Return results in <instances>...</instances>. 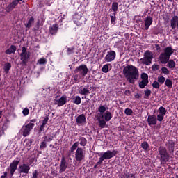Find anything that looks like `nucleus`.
Returning a JSON list of instances; mask_svg holds the SVG:
<instances>
[{
  "label": "nucleus",
  "mask_w": 178,
  "mask_h": 178,
  "mask_svg": "<svg viewBox=\"0 0 178 178\" xmlns=\"http://www.w3.org/2000/svg\"><path fill=\"white\" fill-rule=\"evenodd\" d=\"M67 102V97L66 95H63L60 98H56L54 99V104L57 105V106H64Z\"/></svg>",
  "instance_id": "nucleus-11"
},
{
  "label": "nucleus",
  "mask_w": 178,
  "mask_h": 178,
  "mask_svg": "<svg viewBox=\"0 0 178 178\" xmlns=\"http://www.w3.org/2000/svg\"><path fill=\"white\" fill-rule=\"evenodd\" d=\"M88 68L86 65H81L76 67L74 70V73L76 74L72 76V83H76L80 82L88 74Z\"/></svg>",
  "instance_id": "nucleus-3"
},
{
  "label": "nucleus",
  "mask_w": 178,
  "mask_h": 178,
  "mask_svg": "<svg viewBox=\"0 0 178 178\" xmlns=\"http://www.w3.org/2000/svg\"><path fill=\"white\" fill-rule=\"evenodd\" d=\"M159 154L161 156L160 162L161 165H166L167 162H169V159H170L169 156V153H168V150H166V147H160L158 149Z\"/></svg>",
  "instance_id": "nucleus-5"
},
{
  "label": "nucleus",
  "mask_w": 178,
  "mask_h": 178,
  "mask_svg": "<svg viewBox=\"0 0 178 178\" xmlns=\"http://www.w3.org/2000/svg\"><path fill=\"white\" fill-rule=\"evenodd\" d=\"M3 134H4V131H3V129H1V130H0V138H1L2 136H3Z\"/></svg>",
  "instance_id": "nucleus-63"
},
{
  "label": "nucleus",
  "mask_w": 178,
  "mask_h": 178,
  "mask_svg": "<svg viewBox=\"0 0 178 178\" xmlns=\"http://www.w3.org/2000/svg\"><path fill=\"white\" fill-rule=\"evenodd\" d=\"M167 148L170 152H173L175 151V142L170 140L167 143Z\"/></svg>",
  "instance_id": "nucleus-23"
},
{
  "label": "nucleus",
  "mask_w": 178,
  "mask_h": 178,
  "mask_svg": "<svg viewBox=\"0 0 178 178\" xmlns=\"http://www.w3.org/2000/svg\"><path fill=\"white\" fill-rule=\"evenodd\" d=\"M141 79L143 81H149V76L147 73H142L141 74Z\"/></svg>",
  "instance_id": "nucleus-41"
},
{
  "label": "nucleus",
  "mask_w": 178,
  "mask_h": 178,
  "mask_svg": "<svg viewBox=\"0 0 178 178\" xmlns=\"http://www.w3.org/2000/svg\"><path fill=\"white\" fill-rule=\"evenodd\" d=\"M12 65L11 63H6L4 65V71L6 72V74L9 72V70H10Z\"/></svg>",
  "instance_id": "nucleus-35"
},
{
  "label": "nucleus",
  "mask_w": 178,
  "mask_h": 178,
  "mask_svg": "<svg viewBox=\"0 0 178 178\" xmlns=\"http://www.w3.org/2000/svg\"><path fill=\"white\" fill-rule=\"evenodd\" d=\"M173 53H175V49L171 47H167L163 49V51L159 56V61L162 64L168 63V67L170 69H173L176 67V63H175L173 60H170V56Z\"/></svg>",
  "instance_id": "nucleus-1"
},
{
  "label": "nucleus",
  "mask_w": 178,
  "mask_h": 178,
  "mask_svg": "<svg viewBox=\"0 0 178 178\" xmlns=\"http://www.w3.org/2000/svg\"><path fill=\"white\" fill-rule=\"evenodd\" d=\"M141 147L143 148V149H144V151H149V145L147 142H143L141 144Z\"/></svg>",
  "instance_id": "nucleus-34"
},
{
  "label": "nucleus",
  "mask_w": 178,
  "mask_h": 178,
  "mask_svg": "<svg viewBox=\"0 0 178 178\" xmlns=\"http://www.w3.org/2000/svg\"><path fill=\"white\" fill-rule=\"evenodd\" d=\"M7 177H8V172H4L3 174L1 176L0 178H7Z\"/></svg>",
  "instance_id": "nucleus-57"
},
{
  "label": "nucleus",
  "mask_w": 178,
  "mask_h": 178,
  "mask_svg": "<svg viewBox=\"0 0 178 178\" xmlns=\"http://www.w3.org/2000/svg\"><path fill=\"white\" fill-rule=\"evenodd\" d=\"M48 120H49V118L48 117L44 118L43 121H42V124H44V125L47 124Z\"/></svg>",
  "instance_id": "nucleus-56"
},
{
  "label": "nucleus",
  "mask_w": 178,
  "mask_h": 178,
  "mask_svg": "<svg viewBox=\"0 0 178 178\" xmlns=\"http://www.w3.org/2000/svg\"><path fill=\"white\" fill-rule=\"evenodd\" d=\"M35 124L33 123H29L28 124L23 126L21 129V133H22V136L24 137H27V136H29Z\"/></svg>",
  "instance_id": "nucleus-8"
},
{
  "label": "nucleus",
  "mask_w": 178,
  "mask_h": 178,
  "mask_svg": "<svg viewBox=\"0 0 178 178\" xmlns=\"http://www.w3.org/2000/svg\"><path fill=\"white\" fill-rule=\"evenodd\" d=\"M86 157V153L82 147H78L75 152V159L77 162H81Z\"/></svg>",
  "instance_id": "nucleus-9"
},
{
  "label": "nucleus",
  "mask_w": 178,
  "mask_h": 178,
  "mask_svg": "<svg viewBox=\"0 0 178 178\" xmlns=\"http://www.w3.org/2000/svg\"><path fill=\"white\" fill-rule=\"evenodd\" d=\"M116 58V52L115 51H111L107 52L105 56V60L108 63L113 61Z\"/></svg>",
  "instance_id": "nucleus-14"
},
{
  "label": "nucleus",
  "mask_w": 178,
  "mask_h": 178,
  "mask_svg": "<svg viewBox=\"0 0 178 178\" xmlns=\"http://www.w3.org/2000/svg\"><path fill=\"white\" fill-rule=\"evenodd\" d=\"M163 119H165V115H162V114H159L157 115V121L158 122H162V120H163Z\"/></svg>",
  "instance_id": "nucleus-50"
},
{
  "label": "nucleus",
  "mask_w": 178,
  "mask_h": 178,
  "mask_svg": "<svg viewBox=\"0 0 178 178\" xmlns=\"http://www.w3.org/2000/svg\"><path fill=\"white\" fill-rule=\"evenodd\" d=\"M35 19L33 17H30L27 24H25L26 28L30 29L32 26V24L34 23Z\"/></svg>",
  "instance_id": "nucleus-32"
},
{
  "label": "nucleus",
  "mask_w": 178,
  "mask_h": 178,
  "mask_svg": "<svg viewBox=\"0 0 178 178\" xmlns=\"http://www.w3.org/2000/svg\"><path fill=\"white\" fill-rule=\"evenodd\" d=\"M37 63L39 65H45L47 63V58H41L38 60Z\"/></svg>",
  "instance_id": "nucleus-40"
},
{
  "label": "nucleus",
  "mask_w": 178,
  "mask_h": 178,
  "mask_svg": "<svg viewBox=\"0 0 178 178\" xmlns=\"http://www.w3.org/2000/svg\"><path fill=\"white\" fill-rule=\"evenodd\" d=\"M118 154H119L118 150H107L106 152H101L99 155L100 157L98 160V164H102L105 159H112V158L116 156Z\"/></svg>",
  "instance_id": "nucleus-4"
},
{
  "label": "nucleus",
  "mask_w": 178,
  "mask_h": 178,
  "mask_svg": "<svg viewBox=\"0 0 178 178\" xmlns=\"http://www.w3.org/2000/svg\"><path fill=\"white\" fill-rule=\"evenodd\" d=\"M152 17H151V16H147L145 19V30H148L149 29V26H151V24H152Z\"/></svg>",
  "instance_id": "nucleus-21"
},
{
  "label": "nucleus",
  "mask_w": 178,
  "mask_h": 178,
  "mask_svg": "<svg viewBox=\"0 0 178 178\" xmlns=\"http://www.w3.org/2000/svg\"><path fill=\"white\" fill-rule=\"evenodd\" d=\"M33 141L34 140L33 139H25V140L24 141V144L25 147H31Z\"/></svg>",
  "instance_id": "nucleus-31"
},
{
  "label": "nucleus",
  "mask_w": 178,
  "mask_h": 178,
  "mask_svg": "<svg viewBox=\"0 0 178 178\" xmlns=\"http://www.w3.org/2000/svg\"><path fill=\"white\" fill-rule=\"evenodd\" d=\"M19 164V161L14 160L9 165V168H7V170L10 172V177H13L18 168Z\"/></svg>",
  "instance_id": "nucleus-10"
},
{
  "label": "nucleus",
  "mask_w": 178,
  "mask_h": 178,
  "mask_svg": "<svg viewBox=\"0 0 178 178\" xmlns=\"http://www.w3.org/2000/svg\"><path fill=\"white\" fill-rule=\"evenodd\" d=\"M79 142H75L72 146L70 147V152H74V151H76V149H77L78 147H79Z\"/></svg>",
  "instance_id": "nucleus-36"
},
{
  "label": "nucleus",
  "mask_w": 178,
  "mask_h": 178,
  "mask_svg": "<svg viewBox=\"0 0 178 178\" xmlns=\"http://www.w3.org/2000/svg\"><path fill=\"white\" fill-rule=\"evenodd\" d=\"M54 140V136L51 135H47L44 136V140L45 143H51V141H53Z\"/></svg>",
  "instance_id": "nucleus-29"
},
{
  "label": "nucleus",
  "mask_w": 178,
  "mask_h": 178,
  "mask_svg": "<svg viewBox=\"0 0 178 178\" xmlns=\"http://www.w3.org/2000/svg\"><path fill=\"white\" fill-rule=\"evenodd\" d=\"M16 47L14 45H11L9 49L5 51L6 54L10 55L11 54H14L16 51Z\"/></svg>",
  "instance_id": "nucleus-24"
},
{
  "label": "nucleus",
  "mask_w": 178,
  "mask_h": 178,
  "mask_svg": "<svg viewBox=\"0 0 178 178\" xmlns=\"http://www.w3.org/2000/svg\"><path fill=\"white\" fill-rule=\"evenodd\" d=\"M83 14L81 13H76L73 16V22L77 26H81L83 20L82 19Z\"/></svg>",
  "instance_id": "nucleus-12"
},
{
  "label": "nucleus",
  "mask_w": 178,
  "mask_h": 178,
  "mask_svg": "<svg viewBox=\"0 0 178 178\" xmlns=\"http://www.w3.org/2000/svg\"><path fill=\"white\" fill-rule=\"evenodd\" d=\"M19 2H18L17 0H14L6 8V11L8 13L12 11L19 4Z\"/></svg>",
  "instance_id": "nucleus-19"
},
{
  "label": "nucleus",
  "mask_w": 178,
  "mask_h": 178,
  "mask_svg": "<svg viewBox=\"0 0 178 178\" xmlns=\"http://www.w3.org/2000/svg\"><path fill=\"white\" fill-rule=\"evenodd\" d=\"M74 47H72V48H67V55H70L72 54H74Z\"/></svg>",
  "instance_id": "nucleus-49"
},
{
  "label": "nucleus",
  "mask_w": 178,
  "mask_h": 178,
  "mask_svg": "<svg viewBox=\"0 0 178 178\" xmlns=\"http://www.w3.org/2000/svg\"><path fill=\"white\" fill-rule=\"evenodd\" d=\"M133 113V110L131 108H126L124 111V113L125 115H127V116H131V115H132Z\"/></svg>",
  "instance_id": "nucleus-42"
},
{
  "label": "nucleus",
  "mask_w": 178,
  "mask_h": 178,
  "mask_svg": "<svg viewBox=\"0 0 178 178\" xmlns=\"http://www.w3.org/2000/svg\"><path fill=\"white\" fill-rule=\"evenodd\" d=\"M113 116H112V113L109 111H106L104 113V120L106 122H110V120H111Z\"/></svg>",
  "instance_id": "nucleus-27"
},
{
  "label": "nucleus",
  "mask_w": 178,
  "mask_h": 178,
  "mask_svg": "<svg viewBox=\"0 0 178 178\" xmlns=\"http://www.w3.org/2000/svg\"><path fill=\"white\" fill-rule=\"evenodd\" d=\"M72 99H73V103H74L76 105L80 104L82 102V99L81 98L80 96H76Z\"/></svg>",
  "instance_id": "nucleus-30"
},
{
  "label": "nucleus",
  "mask_w": 178,
  "mask_h": 178,
  "mask_svg": "<svg viewBox=\"0 0 178 178\" xmlns=\"http://www.w3.org/2000/svg\"><path fill=\"white\" fill-rule=\"evenodd\" d=\"M123 74L130 83H134L140 76L138 69L132 65H129L123 68Z\"/></svg>",
  "instance_id": "nucleus-2"
},
{
  "label": "nucleus",
  "mask_w": 178,
  "mask_h": 178,
  "mask_svg": "<svg viewBox=\"0 0 178 178\" xmlns=\"http://www.w3.org/2000/svg\"><path fill=\"white\" fill-rule=\"evenodd\" d=\"M109 66H111V64L104 65L102 68V71L104 73L108 72H109Z\"/></svg>",
  "instance_id": "nucleus-39"
},
{
  "label": "nucleus",
  "mask_w": 178,
  "mask_h": 178,
  "mask_svg": "<svg viewBox=\"0 0 178 178\" xmlns=\"http://www.w3.org/2000/svg\"><path fill=\"white\" fill-rule=\"evenodd\" d=\"M97 120L99 123V127H101V129H104V127L106 126V121L104 120V115H102V117H98Z\"/></svg>",
  "instance_id": "nucleus-22"
},
{
  "label": "nucleus",
  "mask_w": 178,
  "mask_h": 178,
  "mask_svg": "<svg viewBox=\"0 0 178 178\" xmlns=\"http://www.w3.org/2000/svg\"><path fill=\"white\" fill-rule=\"evenodd\" d=\"M79 144L81 147H86L87 145L88 140L86 138L84 137H80L79 138Z\"/></svg>",
  "instance_id": "nucleus-28"
},
{
  "label": "nucleus",
  "mask_w": 178,
  "mask_h": 178,
  "mask_svg": "<svg viewBox=\"0 0 178 178\" xmlns=\"http://www.w3.org/2000/svg\"><path fill=\"white\" fill-rule=\"evenodd\" d=\"M151 95V90L149 89H147L145 90V97L144 98L147 99Z\"/></svg>",
  "instance_id": "nucleus-46"
},
{
  "label": "nucleus",
  "mask_w": 178,
  "mask_h": 178,
  "mask_svg": "<svg viewBox=\"0 0 178 178\" xmlns=\"http://www.w3.org/2000/svg\"><path fill=\"white\" fill-rule=\"evenodd\" d=\"M154 59V54L149 50L146 51L144 53V57L140 59V61L147 65L152 64V60Z\"/></svg>",
  "instance_id": "nucleus-6"
},
{
  "label": "nucleus",
  "mask_w": 178,
  "mask_h": 178,
  "mask_svg": "<svg viewBox=\"0 0 178 178\" xmlns=\"http://www.w3.org/2000/svg\"><path fill=\"white\" fill-rule=\"evenodd\" d=\"M124 94L127 96H129L131 95V91L129 90H125Z\"/></svg>",
  "instance_id": "nucleus-59"
},
{
  "label": "nucleus",
  "mask_w": 178,
  "mask_h": 178,
  "mask_svg": "<svg viewBox=\"0 0 178 178\" xmlns=\"http://www.w3.org/2000/svg\"><path fill=\"white\" fill-rule=\"evenodd\" d=\"M134 97H135V98H136V99H140V98H141L142 95H141L140 94L137 93V94H136V95H134Z\"/></svg>",
  "instance_id": "nucleus-58"
},
{
  "label": "nucleus",
  "mask_w": 178,
  "mask_h": 178,
  "mask_svg": "<svg viewBox=\"0 0 178 178\" xmlns=\"http://www.w3.org/2000/svg\"><path fill=\"white\" fill-rule=\"evenodd\" d=\"M106 111V108L104 106H101L98 108V111L100 112V113H104Z\"/></svg>",
  "instance_id": "nucleus-44"
},
{
  "label": "nucleus",
  "mask_w": 178,
  "mask_h": 178,
  "mask_svg": "<svg viewBox=\"0 0 178 178\" xmlns=\"http://www.w3.org/2000/svg\"><path fill=\"white\" fill-rule=\"evenodd\" d=\"M45 126H46V125H44V124H42L40 125V129H39V132H38L39 134H42V131H44Z\"/></svg>",
  "instance_id": "nucleus-53"
},
{
  "label": "nucleus",
  "mask_w": 178,
  "mask_h": 178,
  "mask_svg": "<svg viewBox=\"0 0 178 178\" xmlns=\"http://www.w3.org/2000/svg\"><path fill=\"white\" fill-rule=\"evenodd\" d=\"M149 83V81H145V80H142L140 83H139V87L140 88H145V86L147 85H148Z\"/></svg>",
  "instance_id": "nucleus-38"
},
{
  "label": "nucleus",
  "mask_w": 178,
  "mask_h": 178,
  "mask_svg": "<svg viewBox=\"0 0 178 178\" xmlns=\"http://www.w3.org/2000/svg\"><path fill=\"white\" fill-rule=\"evenodd\" d=\"M29 113H30V111L28 108H25L22 111V114L24 115V116H28V115H29Z\"/></svg>",
  "instance_id": "nucleus-48"
},
{
  "label": "nucleus",
  "mask_w": 178,
  "mask_h": 178,
  "mask_svg": "<svg viewBox=\"0 0 178 178\" xmlns=\"http://www.w3.org/2000/svg\"><path fill=\"white\" fill-rule=\"evenodd\" d=\"M158 112H159V115H163L165 116V115H166V108H165L163 106H161L159 110H158Z\"/></svg>",
  "instance_id": "nucleus-37"
},
{
  "label": "nucleus",
  "mask_w": 178,
  "mask_h": 178,
  "mask_svg": "<svg viewBox=\"0 0 178 178\" xmlns=\"http://www.w3.org/2000/svg\"><path fill=\"white\" fill-rule=\"evenodd\" d=\"M30 170L31 167L26 163L19 165L18 167V172L20 174H29Z\"/></svg>",
  "instance_id": "nucleus-13"
},
{
  "label": "nucleus",
  "mask_w": 178,
  "mask_h": 178,
  "mask_svg": "<svg viewBox=\"0 0 178 178\" xmlns=\"http://www.w3.org/2000/svg\"><path fill=\"white\" fill-rule=\"evenodd\" d=\"M110 17H111V22L112 24H115L116 21V15H111Z\"/></svg>",
  "instance_id": "nucleus-54"
},
{
  "label": "nucleus",
  "mask_w": 178,
  "mask_h": 178,
  "mask_svg": "<svg viewBox=\"0 0 178 178\" xmlns=\"http://www.w3.org/2000/svg\"><path fill=\"white\" fill-rule=\"evenodd\" d=\"M39 172L37 170H33L32 172V177L31 178H38Z\"/></svg>",
  "instance_id": "nucleus-45"
},
{
  "label": "nucleus",
  "mask_w": 178,
  "mask_h": 178,
  "mask_svg": "<svg viewBox=\"0 0 178 178\" xmlns=\"http://www.w3.org/2000/svg\"><path fill=\"white\" fill-rule=\"evenodd\" d=\"M147 123L149 126H155L157 123L156 116H155V115H149L147 118Z\"/></svg>",
  "instance_id": "nucleus-17"
},
{
  "label": "nucleus",
  "mask_w": 178,
  "mask_h": 178,
  "mask_svg": "<svg viewBox=\"0 0 178 178\" xmlns=\"http://www.w3.org/2000/svg\"><path fill=\"white\" fill-rule=\"evenodd\" d=\"M99 163V161H97V163L95 165V166H94V168H97V167L99 166V165H101L102 163H99V164H98Z\"/></svg>",
  "instance_id": "nucleus-61"
},
{
  "label": "nucleus",
  "mask_w": 178,
  "mask_h": 178,
  "mask_svg": "<svg viewBox=\"0 0 178 178\" xmlns=\"http://www.w3.org/2000/svg\"><path fill=\"white\" fill-rule=\"evenodd\" d=\"M36 122V120L35 119H32L31 120H30L29 123H33L34 124V123Z\"/></svg>",
  "instance_id": "nucleus-64"
},
{
  "label": "nucleus",
  "mask_w": 178,
  "mask_h": 178,
  "mask_svg": "<svg viewBox=\"0 0 178 178\" xmlns=\"http://www.w3.org/2000/svg\"><path fill=\"white\" fill-rule=\"evenodd\" d=\"M161 71H162L163 73H164L166 75H168V74H169L170 73L169 72V70H168V68H166L165 67H163L161 68Z\"/></svg>",
  "instance_id": "nucleus-51"
},
{
  "label": "nucleus",
  "mask_w": 178,
  "mask_h": 178,
  "mask_svg": "<svg viewBox=\"0 0 178 178\" xmlns=\"http://www.w3.org/2000/svg\"><path fill=\"white\" fill-rule=\"evenodd\" d=\"M67 168V161L65 157H62L60 161V170L59 173L62 174L65 172Z\"/></svg>",
  "instance_id": "nucleus-15"
},
{
  "label": "nucleus",
  "mask_w": 178,
  "mask_h": 178,
  "mask_svg": "<svg viewBox=\"0 0 178 178\" xmlns=\"http://www.w3.org/2000/svg\"><path fill=\"white\" fill-rule=\"evenodd\" d=\"M120 178H136V175L132 173H122L120 175Z\"/></svg>",
  "instance_id": "nucleus-25"
},
{
  "label": "nucleus",
  "mask_w": 178,
  "mask_h": 178,
  "mask_svg": "<svg viewBox=\"0 0 178 178\" xmlns=\"http://www.w3.org/2000/svg\"><path fill=\"white\" fill-rule=\"evenodd\" d=\"M58 31V25L56 24H53L49 27V33L52 35H56Z\"/></svg>",
  "instance_id": "nucleus-20"
},
{
  "label": "nucleus",
  "mask_w": 178,
  "mask_h": 178,
  "mask_svg": "<svg viewBox=\"0 0 178 178\" xmlns=\"http://www.w3.org/2000/svg\"><path fill=\"white\" fill-rule=\"evenodd\" d=\"M112 10L114 12L113 13V15H116L118 11V9H119V4L117 2H113L112 3Z\"/></svg>",
  "instance_id": "nucleus-26"
},
{
  "label": "nucleus",
  "mask_w": 178,
  "mask_h": 178,
  "mask_svg": "<svg viewBox=\"0 0 178 178\" xmlns=\"http://www.w3.org/2000/svg\"><path fill=\"white\" fill-rule=\"evenodd\" d=\"M30 56L31 53L28 52L26 48L23 47L22 48V53L20 54V60H22V64L26 65L29 60Z\"/></svg>",
  "instance_id": "nucleus-7"
},
{
  "label": "nucleus",
  "mask_w": 178,
  "mask_h": 178,
  "mask_svg": "<svg viewBox=\"0 0 178 178\" xmlns=\"http://www.w3.org/2000/svg\"><path fill=\"white\" fill-rule=\"evenodd\" d=\"M86 123V117L84 114H81L76 118V124L78 126H83Z\"/></svg>",
  "instance_id": "nucleus-16"
},
{
  "label": "nucleus",
  "mask_w": 178,
  "mask_h": 178,
  "mask_svg": "<svg viewBox=\"0 0 178 178\" xmlns=\"http://www.w3.org/2000/svg\"><path fill=\"white\" fill-rule=\"evenodd\" d=\"M165 85L167 86L168 88H172L173 86V82H172V80L167 79L165 81Z\"/></svg>",
  "instance_id": "nucleus-33"
},
{
  "label": "nucleus",
  "mask_w": 178,
  "mask_h": 178,
  "mask_svg": "<svg viewBox=\"0 0 178 178\" xmlns=\"http://www.w3.org/2000/svg\"><path fill=\"white\" fill-rule=\"evenodd\" d=\"M90 99L86 98V101L84 102V104L87 105L90 102Z\"/></svg>",
  "instance_id": "nucleus-60"
},
{
  "label": "nucleus",
  "mask_w": 178,
  "mask_h": 178,
  "mask_svg": "<svg viewBox=\"0 0 178 178\" xmlns=\"http://www.w3.org/2000/svg\"><path fill=\"white\" fill-rule=\"evenodd\" d=\"M160 86H161L159 85V82H158V81H154L152 83V87L156 89L159 88Z\"/></svg>",
  "instance_id": "nucleus-52"
},
{
  "label": "nucleus",
  "mask_w": 178,
  "mask_h": 178,
  "mask_svg": "<svg viewBox=\"0 0 178 178\" xmlns=\"http://www.w3.org/2000/svg\"><path fill=\"white\" fill-rule=\"evenodd\" d=\"M155 47H156L157 51L161 50V47H159V44H155Z\"/></svg>",
  "instance_id": "nucleus-62"
},
{
  "label": "nucleus",
  "mask_w": 178,
  "mask_h": 178,
  "mask_svg": "<svg viewBox=\"0 0 178 178\" xmlns=\"http://www.w3.org/2000/svg\"><path fill=\"white\" fill-rule=\"evenodd\" d=\"M92 88L89 86H84L83 88H80L79 90V94L84 95H88L91 93Z\"/></svg>",
  "instance_id": "nucleus-18"
},
{
  "label": "nucleus",
  "mask_w": 178,
  "mask_h": 178,
  "mask_svg": "<svg viewBox=\"0 0 178 178\" xmlns=\"http://www.w3.org/2000/svg\"><path fill=\"white\" fill-rule=\"evenodd\" d=\"M166 80V79L163 76H158L157 78V81L159 83L163 84V83H165V81Z\"/></svg>",
  "instance_id": "nucleus-43"
},
{
  "label": "nucleus",
  "mask_w": 178,
  "mask_h": 178,
  "mask_svg": "<svg viewBox=\"0 0 178 178\" xmlns=\"http://www.w3.org/2000/svg\"><path fill=\"white\" fill-rule=\"evenodd\" d=\"M152 70H154V71H156V70H159V65H156V64H154L152 66Z\"/></svg>",
  "instance_id": "nucleus-55"
},
{
  "label": "nucleus",
  "mask_w": 178,
  "mask_h": 178,
  "mask_svg": "<svg viewBox=\"0 0 178 178\" xmlns=\"http://www.w3.org/2000/svg\"><path fill=\"white\" fill-rule=\"evenodd\" d=\"M47 142L45 141H42L40 143V149H44V148H47Z\"/></svg>",
  "instance_id": "nucleus-47"
}]
</instances>
